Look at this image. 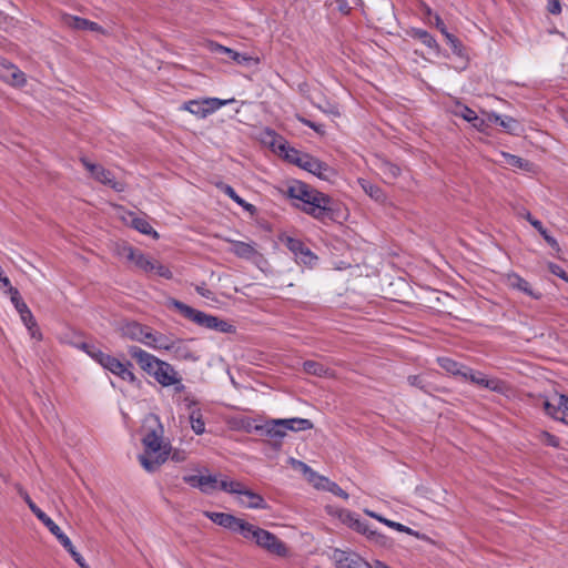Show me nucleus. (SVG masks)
Listing matches in <instances>:
<instances>
[{"label": "nucleus", "instance_id": "37", "mask_svg": "<svg viewBox=\"0 0 568 568\" xmlns=\"http://www.w3.org/2000/svg\"><path fill=\"white\" fill-rule=\"evenodd\" d=\"M189 419L191 428L196 435H202L205 432V422L200 408H192Z\"/></svg>", "mask_w": 568, "mask_h": 568}, {"label": "nucleus", "instance_id": "64", "mask_svg": "<svg viewBox=\"0 0 568 568\" xmlns=\"http://www.w3.org/2000/svg\"><path fill=\"white\" fill-rule=\"evenodd\" d=\"M359 517L355 513L347 511L343 518V523L346 524L349 528H352L353 523L357 520Z\"/></svg>", "mask_w": 568, "mask_h": 568}, {"label": "nucleus", "instance_id": "33", "mask_svg": "<svg viewBox=\"0 0 568 568\" xmlns=\"http://www.w3.org/2000/svg\"><path fill=\"white\" fill-rule=\"evenodd\" d=\"M358 182H359L362 189L365 191V193L369 197H372L373 200H375L377 202L385 201L386 195H385L384 191L378 185H376L367 180H364V179H361Z\"/></svg>", "mask_w": 568, "mask_h": 568}, {"label": "nucleus", "instance_id": "62", "mask_svg": "<svg viewBox=\"0 0 568 568\" xmlns=\"http://www.w3.org/2000/svg\"><path fill=\"white\" fill-rule=\"evenodd\" d=\"M73 560L81 567V568H88L85 565V559L82 557L80 552L73 548L71 551H69Z\"/></svg>", "mask_w": 568, "mask_h": 568}, {"label": "nucleus", "instance_id": "5", "mask_svg": "<svg viewBox=\"0 0 568 568\" xmlns=\"http://www.w3.org/2000/svg\"><path fill=\"white\" fill-rule=\"evenodd\" d=\"M169 305L173 306L184 318L197 324L201 327L213 329L221 333H235L236 328L227 321L217 316L206 314L202 311L193 308L185 303L171 298Z\"/></svg>", "mask_w": 568, "mask_h": 568}, {"label": "nucleus", "instance_id": "8", "mask_svg": "<svg viewBox=\"0 0 568 568\" xmlns=\"http://www.w3.org/2000/svg\"><path fill=\"white\" fill-rule=\"evenodd\" d=\"M119 332H120L121 336L124 338H128L131 341H136V342H142V343H145L146 339H153V342H158L159 339H164L163 334H158V335L153 334L149 329V327H146L135 321L123 322L119 327Z\"/></svg>", "mask_w": 568, "mask_h": 568}, {"label": "nucleus", "instance_id": "3", "mask_svg": "<svg viewBox=\"0 0 568 568\" xmlns=\"http://www.w3.org/2000/svg\"><path fill=\"white\" fill-rule=\"evenodd\" d=\"M79 347L104 369L120 377L122 381L129 382L132 385H140V381L132 372L133 364L130 361L121 362L119 358L102 352L93 344L81 343Z\"/></svg>", "mask_w": 568, "mask_h": 568}, {"label": "nucleus", "instance_id": "43", "mask_svg": "<svg viewBox=\"0 0 568 568\" xmlns=\"http://www.w3.org/2000/svg\"><path fill=\"white\" fill-rule=\"evenodd\" d=\"M204 494H211L213 490L217 489V479L215 476L201 475V484L197 487Z\"/></svg>", "mask_w": 568, "mask_h": 568}, {"label": "nucleus", "instance_id": "40", "mask_svg": "<svg viewBox=\"0 0 568 568\" xmlns=\"http://www.w3.org/2000/svg\"><path fill=\"white\" fill-rule=\"evenodd\" d=\"M308 153H304V152H301L294 148H290L286 152H285V159L292 163V164H295L297 165L298 168H303L304 165V162L307 160L308 158Z\"/></svg>", "mask_w": 568, "mask_h": 568}, {"label": "nucleus", "instance_id": "45", "mask_svg": "<svg viewBox=\"0 0 568 568\" xmlns=\"http://www.w3.org/2000/svg\"><path fill=\"white\" fill-rule=\"evenodd\" d=\"M498 125L504 128L505 131L510 134H517V131L520 128L519 122L513 116L508 115L501 116V119L498 122Z\"/></svg>", "mask_w": 568, "mask_h": 568}, {"label": "nucleus", "instance_id": "16", "mask_svg": "<svg viewBox=\"0 0 568 568\" xmlns=\"http://www.w3.org/2000/svg\"><path fill=\"white\" fill-rule=\"evenodd\" d=\"M204 515L215 525H219L225 529H229L232 532L237 534H240L241 531L240 526H242L245 521L244 519L235 517L234 515L227 513L205 511Z\"/></svg>", "mask_w": 568, "mask_h": 568}, {"label": "nucleus", "instance_id": "30", "mask_svg": "<svg viewBox=\"0 0 568 568\" xmlns=\"http://www.w3.org/2000/svg\"><path fill=\"white\" fill-rule=\"evenodd\" d=\"M220 190L230 199H232L236 204L242 206L246 212L251 214L256 212L255 205L246 202L243 197H241L231 185L221 184Z\"/></svg>", "mask_w": 568, "mask_h": 568}, {"label": "nucleus", "instance_id": "4", "mask_svg": "<svg viewBox=\"0 0 568 568\" xmlns=\"http://www.w3.org/2000/svg\"><path fill=\"white\" fill-rule=\"evenodd\" d=\"M240 528V535L245 540L254 542L257 547L262 548L271 555L277 557L287 556L288 549L285 542L282 541L275 534L247 521H244Z\"/></svg>", "mask_w": 568, "mask_h": 568}, {"label": "nucleus", "instance_id": "60", "mask_svg": "<svg viewBox=\"0 0 568 568\" xmlns=\"http://www.w3.org/2000/svg\"><path fill=\"white\" fill-rule=\"evenodd\" d=\"M183 481L191 487L197 488L199 484H201V475H186L183 477Z\"/></svg>", "mask_w": 568, "mask_h": 568}, {"label": "nucleus", "instance_id": "63", "mask_svg": "<svg viewBox=\"0 0 568 568\" xmlns=\"http://www.w3.org/2000/svg\"><path fill=\"white\" fill-rule=\"evenodd\" d=\"M145 343L154 348L164 349L162 345H170L169 339L164 336V339H159L158 342H153V339H146Z\"/></svg>", "mask_w": 568, "mask_h": 568}, {"label": "nucleus", "instance_id": "32", "mask_svg": "<svg viewBox=\"0 0 568 568\" xmlns=\"http://www.w3.org/2000/svg\"><path fill=\"white\" fill-rule=\"evenodd\" d=\"M21 321L23 322L24 326L27 327L30 336L37 341L42 339V333L40 331V327L32 314V312L29 310L27 311V314L20 315Z\"/></svg>", "mask_w": 568, "mask_h": 568}, {"label": "nucleus", "instance_id": "23", "mask_svg": "<svg viewBox=\"0 0 568 568\" xmlns=\"http://www.w3.org/2000/svg\"><path fill=\"white\" fill-rule=\"evenodd\" d=\"M165 351L173 352V355L176 359L180 361H197V356L193 354V352L182 343V341L179 342H171L170 345H162Z\"/></svg>", "mask_w": 568, "mask_h": 568}, {"label": "nucleus", "instance_id": "15", "mask_svg": "<svg viewBox=\"0 0 568 568\" xmlns=\"http://www.w3.org/2000/svg\"><path fill=\"white\" fill-rule=\"evenodd\" d=\"M121 254L125 256L128 261L134 263L135 267L140 271L146 274L152 273V263L154 260L144 254L142 251L131 245H124L122 247Z\"/></svg>", "mask_w": 568, "mask_h": 568}, {"label": "nucleus", "instance_id": "11", "mask_svg": "<svg viewBox=\"0 0 568 568\" xmlns=\"http://www.w3.org/2000/svg\"><path fill=\"white\" fill-rule=\"evenodd\" d=\"M302 169L327 182H332L337 175V172L334 168L311 154L304 162Z\"/></svg>", "mask_w": 568, "mask_h": 568}, {"label": "nucleus", "instance_id": "35", "mask_svg": "<svg viewBox=\"0 0 568 568\" xmlns=\"http://www.w3.org/2000/svg\"><path fill=\"white\" fill-rule=\"evenodd\" d=\"M131 226L144 235H150L153 239H159V233L143 217L134 215L131 220Z\"/></svg>", "mask_w": 568, "mask_h": 568}, {"label": "nucleus", "instance_id": "39", "mask_svg": "<svg viewBox=\"0 0 568 568\" xmlns=\"http://www.w3.org/2000/svg\"><path fill=\"white\" fill-rule=\"evenodd\" d=\"M8 293L10 295V300H11L12 304L14 305L19 315L27 314V311H29L30 308L28 307L26 302L22 300L18 288L10 287V290H8Z\"/></svg>", "mask_w": 568, "mask_h": 568}, {"label": "nucleus", "instance_id": "48", "mask_svg": "<svg viewBox=\"0 0 568 568\" xmlns=\"http://www.w3.org/2000/svg\"><path fill=\"white\" fill-rule=\"evenodd\" d=\"M356 1L357 0H334V3L336 4V10L341 14L348 16L351 14Z\"/></svg>", "mask_w": 568, "mask_h": 568}, {"label": "nucleus", "instance_id": "57", "mask_svg": "<svg viewBox=\"0 0 568 568\" xmlns=\"http://www.w3.org/2000/svg\"><path fill=\"white\" fill-rule=\"evenodd\" d=\"M434 20H435V27L440 31V33L445 38H446V34H450V32H448V30L446 28V24L444 23L443 19L440 18V16L438 13L434 14Z\"/></svg>", "mask_w": 568, "mask_h": 568}, {"label": "nucleus", "instance_id": "20", "mask_svg": "<svg viewBox=\"0 0 568 568\" xmlns=\"http://www.w3.org/2000/svg\"><path fill=\"white\" fill-rule=\"evenodd\" d=\"M212 50L216 53L226 54L230 60H232L241 65H250L252 62H254V63L257 62V59H254L253 57L247 55L246 53H240L231 48L224 47L219 43H213Z\"/></svg>", "mask_w": 568, "mask_h": 568}, {"label": "nucleus", "instance_id": "29", "mask_svg": "<svg viewBox=\"0 0 568 568\" xmlns=\"http://www.w3.org/2000/svg\"><path fill=\"white\" fill-rule=\"evenodd\" d=\"M382 1H383V4H382L381 10L373 8L371 10L369 17L373 21H376L379 23H382V22L387 23V21L389 19H392L394 16L393 3L390 2V0H382Z\"/></svg>", "mask_w": 568, "mask_h": 568}, {"label": "nucleus", "instance_id": "13", "mask_svg": "<svg viewBox=\"0 0 568 568\" xmlns=\"http://www.w3.org/2000/svg\"><path fill=\"white\" fill-rule=\"evenodd\" d=\"M128 353L135 359L142 371L153 377V372L156 369L160 358L135 345L129 346Z\"/></svg>", "mask_w": 568, "mask_h": 568}, {"label": "nucleus", "instance_id": "53", "mask_svg": "<svg viewBox=\"0 0 568 568\" xmlns=\"http://www.w3.org/2000/svg\"><path fill=\"white\" fill-rule=\"evenodd\" d=\"M384 174L389 176L390 179H397L400 175V169L396 164L385 163L384 164Z\"/></svg>", "mask_w": 568, "mask_h": 568}, {"label": "nucleus", "instance_id": "47", "mask_svg": "<svg viewBox=\"0 0 568 568\" xmlns=\"http://www.w3.org/2000/svg\"><path fill=\"white\" fill-rule=\"evenodd\" d=\"M152 273L156 274L160 277L166 278V280H171L173 276L171 270L168 266L161 264L160 262H158L155 260L152 263Z\"/></svg>", "mask_w": 568, "mask_h": 568}, {"label": "nucleus", "instance_id": "24", "mask_svg": "<svg viewBox=\"0 0 568 568\" xmlns=\"http://www.w3.org/2000/svg\"><path fill=\"white\" fill-rule=\"evenodd\" d=\"M410 36L414 39H417L418 41H420L432 52H434L436 54L439 53L440 47H439L438 42L436 41V39L427 30L414 28L410 31Z\"/></svg>", "mask_w": 568, "mask_h": 568}, {"label": "nucleus", "instance_id": "59", "mask_svg": "<svg viewBox=\"0 0 568 568\" xmlns=\"http://www.w3.org/2000/svg\"><path fill=\"white\" fill-rule=\"evenodd\" d=\"M169 457L175 463H183L186 459V452L181 449L171 450Z\"/></svg>", "mask_w": 568, "mask_h": 568}, {"label": "nucleus", "instance_id": "25", "mask_svg": "<svg viewBox=\"0 0 568 568\" xmlns=\"http://www.w3.org/2000/svg\"><path fill=\"white\" fill-rule=\"evenodd\" d=\"M2 78L11 85L22 88L27 83V78L24 72H22L18 67L14 64H9Z\"/></svg>", "mask_w": 568, "mask_h": 568}, {"label": "nucleus", "instance_id": "55", "mask_svg": "<svg viewBox=\"0 0 568 568\" xmlns=\"http://www.w3.org/2000/svg\"><path fill=\"white\" fill-rule=\"evenodd\" d=\"M547 11L551 14L561 13V3L559 0H547Z\"/></svg>", "mask_w": 568, "mask_h": 568}, {"label": "nucleus", "instance_id": "14", "mask_svg": "<svg viewBox=\"0 0 568 568\" xmlns=\"http://www.w3.org/2000/svg\"><path fill=\"white\" fill-rule=\"evenodd\" d=\"M542 407L548 416L568 424V395L561 394L555 398V402L545 399Z\"/></svg>", "mask_w": 568, "mask_h": 568}, {"label": "nucleus", "instance_id": "44", "mask_svg": "<svg viewBox=\"0 0 568 568\" xmlns=\"http://www.w3.org/2000/svg\"><path fill=\"white\" fill-rule=\"evenodd\" d=\"M364 536H366L369 541H373L379 546H386L389 541V538L386 535L372 529L371 525L367 527V531L364 534Z\"/></svg>", "mask_w": 568, "mask_h": 568}, {"label": "nucleus", "instance_id": "6", "mask_svg": "<svg viewBox=\"0 0 568 568\" xmlns=\"http://www.w3.org/2000/svg\"><path fill=\"white\" fill-rule=\"evenodd\" d=\"M234 99L221 100L219 98H206L203 100H190L184 102L180 110L187 111L199 119H205L220 108L233 102Z\"/></svg>", "mask_w": 568, "mask_h": 568}, {"label": "nucleus", "instance_id": "58", "mask_svg": "<svg viewBox=\"0 0 568 568\" xmlns=\"http://www.w3.org/2000/svg\"><path fill=\"white\" fill-rule=\"evenodd\" d=\"M59 540V542L62 545V547L69 552L71 551L74 546L71 541V539L64 534L62 532L61 535H59V537L57 538Z\"/></svg>", "mask_w": 568, "mask_h": 568}, {"label": "nucleus", "instance_id": "51", "mask_svg": "<svg viewBox=\"0 0 568 568\" xmlns=\"http://www.w3.org/2000/svg\"><path fill=\"white\" fill-rule=\"evenodd\" d=\"M407 382L410 386L417 387L427 393V384L420 375H409Z\"/></svg>", "mask_w": 568, "mask_h": 568}, {"label": "nucleus", "instance_id": "42", "mask_svg": "<svg viewBox=\"0 0 568 568\" xmlns=\"http://www.w3.org/2000/svg\"><path fill=\"white\" fill-rule=\"evenodd\" d=\"M244 484L236 480H217V488L229 494L240 495Z\"/></svg>", "mask_w": 568, "mask_h": 568}, {"label": "nucleus", "instance_id": "49", "mask_svg": "<svg viewBox=\"0 0 568 568\" xmlns=\"http://www.w3.org/2000/svg\"><path fill=\"white\" fill-rule=\"evenodd\" d=\"M539 439L546 446L558 448L560 446V439L548 432H542L539 436Z\"/></svg>", "mask_w": 568, "mask_h": 568}, {"label": "nucleus", "instance_id": "1", "mask_svg": "<svg viewBox=\"0 0 568 568\" xmlns=\"http://www.w3.org/2000/svg\"><path fill=\"white\" fill-rule=\"evenodd\" d=\"M285 195L296 209L324 224L337 222L341 217L337 202L305 182L294 180L288 184Z\"/></svg>", "mask_w": 568, "mask_h": 568}, {"label": "nucleus", "instance_id": "18", "mask_svg": "<svg viewBox=\"0 0 568 568\" xmlns=\"http://www.w3.org/2000/svg\"><path fill=\"white\" fill-rule=\"evenodd\" d=\"M454 114L469 122L479 132H486L488 129V123L484 118H479L473 109L460 102L456 103Z\"/></svg>", "mask_w": 568, "mask_h": 568}, {"label": "nucleus", "instance_id": "9", "mask_svg": "<svg viewBox=\"0 0 568 568\" xmlns=\"http://www.w3.org/2000/svg\"><path fill=\"white\" fill-rule=\"evenodd\" d=\"M463 379L469 381L480 387L487 388L498 394H505L508 390L506 382L499 378H488L484 373L475 371L470 367H468Z\"/></svg>", "mask_w": 568, "mask_h": 568}, {"label": "nucleus", "instance_id": "26", "mask_svg": "<svg viewBox=\"0 0 568 568\" xmlns=\"http://www.w3.org/2000/svg\"><path fill=\"white\" fill-rule=\"evenodd\" d=\"M240 496H245L247 498V503L245 504L246 508H250V509H267L268 508L263 496L248 489L245 485L241 489Z\"/></svg>", "mask_w": 568, "mask_h": 568}, {"label": "nucleus", "instance_id": "10", "mask_svg": "<svg viewBox=\"0 0 568 568\" xmlns=\"http://www.w3.org/2000/svg\"><path fill=\"white\" fill-rule=\"evenodd\" d=\"M283 244L294 254L297 262L305 265H312L317 256L304 244L300 239L285 236L282 239Z\"/></svg>", "mask_w": 568, "mask_h": 568}, {"label": "nucleus", "instance_id": "61", "mask_svg": "<svg viewBox=\"0 0 568 568\" xmlns=\"http://www.w3.org/2000/svg\"><path fill=\"white\" fill-rule=\"evenodd\" d=\"M542 239L546 241V243L556 252H560V246L558 241L551 236L549 233L545 234Z\"/></svg>", "mask_w": 568, "mask_h": 568}, {"label": "nucleus", "instance_id": "2", "mask_svg": "<svg viewBox=\"0 0 568 568\" xmlns=\"http://www.w3.org/2000/svg\"><path fill=\"white\" fill-rule=\"evenodd\" d=\"M156 426L146 429L142 437L143 453L138 456L141 466L148 473H154L168 460L171 444L163 439V426L156 418Z\"/></svg>", "mask_w": 568, "mask_h": 568}, {"label": "nucleus", "instance_id": "27", "mask_svg": "<svg viewBox=\"0 0 568 568\" xmlns=\"http://www.w3.org/2000/svg\"><path fill=\"white\" fill-rule=\"evenodd\" d=\"M499 155L504 159V162L509 166L517 168L526 172L532 171L534 164L528 160H525L518 155L505 151H500Z\"/></svg>", "mask_w": 568, "mask_h": 568}, {"label": "nucleus", "instance_id": "52", "mask_svg": "<svg viewBox=\"0 0 568 568\" xmlns=\"http://www.w3.org/2000/svg\"><path fill=\"white\" fill-rule=\"evenodd\" d=\"M41 523L50 530V532L55 536V538L59 537L63 531L61 528L47 515Z\"/></svg>", "mask_w": 568, "mask_h": 568}, {"label": "nucleus", "instance_id": "54", "mask_svg": "<svg viewBox=\"0 0 568 568\" xmlns=\"http://www.w3.org/2000/svg\"><path fill=\"white\" fill-rule=\"evenodd\" d=\"M548 268L554 275L560 277L561 280L568 283V273L561 266L555 263H549Z\"/></svg>", "mask_w": 568, "mask_h": 568}, {"label": "nucleus", "instance_id": "31", "mask_svg": "<svg viewBox=\"0 0 568 568\" xmlns=\"http://www.w3.org/2000/svg\"><path fill=\"white\" fill-rule=\"evenodd\" d=\"M69 24L75 30H90L94 32H103V28L91 20L80 17H70Z\"/></svg>", "mask_w": 568, "mask_h": 568}, {"label": "nucleus", "instance_id": "12", "mask_svg": "<svg viewBox=\"0 0 568 568\" xmlns=\"http://www.w3.org/2000/svg\"><path fill=\"white\" fill-rule=\"evenodd\" d=\"M332 558L336 568H373V565H369L358 554L352 551L335 549Z\"/></svg>", "mask_w": 568, "mask_h": 568}, {"label": "nucleus", "instance_id": "46", "mask_svg": "<svg viewBox=\"0 0 568 568\" xmlns=\"http://www.w3.org/2000/svg\"><path fill=\"white\" fill-rule=\"evenodd\" d=\"M322 480L325 481V485H323V488L331 491L335 496L342 497L344 499L348 498V494L343 490L336 483L328 480L327 478H322Z\"/></svg>", "mask_w": 568, "mask_h": 568}, {"label": "nucleus", "instance_id": "22", "mask_svg": "<svg viewBox=\"0 0 568 568\" xmlns=\"http://www.w3.org/2000/svg\"><path fill=\"white\" fill-rule=\"evenodd\" d=\"M436 362L439 367L443 368L447 374L459 376L462 378H464L468 369V366L447 356H439L437 357Z\"/></svg>", "mask_w": 568, "mask_h": 568}, {"label": "nucleus", "instance_id": "21", "mask_svg": "<svg viewBox=\"0 0 568 568\" xmlns=\"http://www.w3.org/2000/svg\"><path fill=\"white\" fill-rule=\"evenodd\" d=\"M507 285L510 288L520 291V292L525 293L526 295H528V296H530V297H532L535 300H539L541 297V294L540 293H535L531 290V286L529 284V282L526 281L524 277H521L517 273H511V274L507 275Z\"/></svg>", "mask_w": 568, "mask_h": 568}, {"label": "nucleus", "instance_id": "36", "mask_svg": "<svg viewBox=\"0 0 568 568\" xmlns=\"http://www.w3.org/2000/svg\"><path fill=\"white\" fill-rule=\"evenodd\" d=\"M303 371L308 375L317 377H325L329 374V368L316 361H305L303 363Z\"/></svg>", "mask_w": 568, "mask_h": 568}, {"label": "nucleus", "instance_id": "7", "mask_svg": "<svg viewBox=\"0 0 568 568\" xmlns=\"http://www.w3.org/2000/svg\"><path fill=\"white\" fill-rule=\"evenodd\" d=\"M80 162L90 172L91 178L99 183L106 185L119 193L125 190V184L116 181L112 171L105 169L103 165L92 163L84 156L80 159Z\"/></svg>", "mask_w": 568, "mask_h": 568}, {"label": "nucleus", "instance_id": "38", "mask_svg": "<svg viewBox=\"0 0 568 568\" xmlns=\"http://www.w3.org/2000/svg\"><path fill=\"white\" fill-rule=\"evenodd\" d=\"M365 514L368 515L369 517L375 518L376 520L383 523L384 525L397 530V531L407 532V534L412 532V529L409 527H407L400 523H396V521L389 520L387 518H384L383 516H381L379 514H377L375 511L366 509Z\"/></svg>", "mask_w": 568, "mask_h": 568}, {"label": "nucleus", "instance_id": "28", "mask_svg": "<svg viewBox=\"0 0 568 568\" xmlns=\"http://www.w3.org/2000/svg\"><path fill=\"white\" fill-rule=\"evenodd\" d=\"M232 248L231 252L241 258L251 260L257 254L256 248L253 244L242 242V241H231Z\"/></svg>", "mask_w": 568, "mask_h": 568}, {"label": "nucleus", "instance_id": "50", "mask_svg": "<svg viewBox=\"0 0 568 568\" xmlns=\"http://www.w3.org/2000/svg\"><path fill=\"white\" fill-rule=\"evenodd\" d=\"M296 119L298 120V122H301L302 124L311 128L312 130H314L316 133H318L320 135H324L325 134V125L324 124H320V123H315L302 115H296Z\"/></svg>", "mask_w": 568, "mask_h": 568}, {"label": "nucleus", "instance_id": "19", "mask_svg": "<svg viewBox=\"0 0 568 568\" xmlns=\"http://www.w3.org/2000/svg\"><path fill=\"white\" fill-rule=\"evenodd\" d=\"M156 366L153 377L160 385L168 387L179 383V374L171 364L160 359Z\"/></svg>", "mask_w": 568, "mask_h": 568}, {"label": "nucleus", "instance_id": "56", "mask_svg": "<svg viewBox=\"0 0 568 568\" xmlns=\"http://www.w3.org/2000/svg\"><path fill=\"white\" fill-rule=\"evenodd\" d=\"M368 526L369 524L367 521H364L361 518H358L357 520H355V523H353L352 529L364 535L367 531Z\"/></svg>", "mask_w": 568, "mask_h": 568}, {"label": "nucleus", "instance_id": "41", "mask_svg": "<svg viewBox=\"0 0 568 568\" xmlns=\"http://www.w3.org/2000/svg\"><path fill=\"white\" fill-rule=\"evenodd\" d=\"M445 40L455 55L459 58H466L465 47L456 36H454L453 33L446 34Z\"/></svg>", "mask_w": 568, "mask_h": 568}, {"label": "nucleus", "instance_id": "34", "mask_svg": "<svg viewBox=\"0 0 568 568\" xmlns=\"http://www.w3.org/2000/svg\"><path fill=\"white\" fill-rule=\"evenodd\" d=\"M284 420L285 430H293V432H300V430H308L313 428V423L307 418H286Z\"/></svg>", "mask_w": 568, "mask_h": 568}, {"label": "nucleus", "instance_id": "17", "mask_svg": "<svg viewBox=\"0 0 568 568\" xmlns=\"http://www.w3.org/2000/svg\"><path fill=\"white\" fill-rule=\"evenodd\" d=\"M254 430L261 435L268 437L275 442L281 444L284 436H286V430L284 426L283 419H271L266 420L264 424L255 425Z\"/></svg>", "mask_w": 568, "mask_h": 568}]
</instances>
